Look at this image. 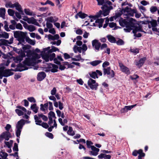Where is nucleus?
Listing matches in <instances>:
<instances>
[{
	"instance_id": "f257e3e1",
	"label": "nucleus",
	"mask_w": 159,
	"mask_h": 159,
	"mask_svg": "<svg viewBox=\"0 0 159 159\" xmlns=\"http://www.w3.org/2000/svg\"><path fill=\"white\" fill-rule=\"evenodd\" d=\"M26 56L27 57L25 58V60L22 63L20 64L21 70H19V71L27 70L29 68L28 66H33L35 63L40 62L41 61L40 60L36 61L40 57V55L36 53H30L28 52L27 53Z\"/></svg>"
},
{
	"instance_id": "f03ea898",
	"label": "nucleus",
	"mask_w": 159,
	"mask_h": 159,
	"mask_svg": "<svg viewBox=\"0 0 159 159\" xmlns=\"http://www.w3.org/2000/svg\"><path fill=\"white\" fill-rule=\"evenodd\" d=\"M56 51H59V49L53 46L51 47V49L50 47L43 48L41 53L42 58L46 62H48L49 60L52 61L55 57V54L54 53H51Z\"/></svg>"
},
{
	"instance_id": "7ed1b4c3",
	"label": "nucleus",
	"mask_w": 159,
	"mask_h": 159,
	"mask_svg": "<svg viewBox=\"0 0 159 159\" xmlns=\"http://www.w3.org/2000/svg\"><path fill=\"white\" fill-rule=\"evenodd\" d=\"M98 5H102V9L103 10L102 15L104 16H106L109 14L110 10L113 9L111 6V2L108 0H97Z\"/></svg>"
},
{
	"instance_id": "20e7f679",
	"label": "nucleus",
	"mask_w": 159,
	"mask_h": 159,
	"mask_svg": "<svg viewBox=\"0 0 159 159\" xmlns=\"http://www.w3.org/2000/svg\"><path fill=\"white\" fill-rule=\"evenodd\" d=\"M102 11L100 10L96 15L94 16L90 15L89 16V17L90 19L91 22H93L95 20V22L93 23L92 25H90L95 27H98L99 28L102 27L104 19L102 18L97 19L98 18L102 17Z\"/></svg>"
},
{
	"instance_id": "39448f33",
	"label": "nucleus",
	"mask_w": 159,
	"mask_h": 159,
	"mask_svg": "<svg viewBox=\"0 0 159 159\" xmlns=\"http://www.w3.org/2000/svg\"><path fill=\"white\" fill-rule=\"evenodd\" d=\"M13 32L15 38L17 39L19 41L18 43V45L22 43H25V35L24 33L20 31H14Z\"/></svg>"
},
{
	"instance_id": "423d86ee",
	"label": "nucleus",
	"mask_w": 159,
	"mask_h": 159,
	"mask_svg": "<svg viewBox=\"0 0 159 159\" xmlns=\"http://www.w3.org/2000/svg\"><path fill=\"white\" fill-rule=\"evenodd\" d=\"M24 124V120L23 119H21L18 121L16 124L15 129L16 134V137L18 138H20L21 132Z\"/></svg>"
},
{
	"instance_id": "0eeeda50",
	"label": "nucleus",
	"mask_w": 159,
	"mask_h": 159,
	"mask_svg": "<svg viewBox=\"0 0 159 159\" xmlns=\"http://www.w3.org/2000/svg\"><path fill=\"white\" fill-rule=\"evenodd\" d=\"M125 13L127 15L128 17L133 16L134 14L135 13V17L137 18H139L141 16V14L137 13V11L136 9H132L130 7H127L125 10Z\"/></svg>"
},
{
	"instance_id": "6e6552de",
	"label": "nucleus",
	"mask_w": 159,
	"mask_h": 159,
	"mask_svg": "<svg viewBox=\"0 0 159 159\" xmlns=\"http://www.w3.org/2000/svg\"><path fill=\"white\" fill-rule=\"evenodd\" d=\"M13 74V73L11 71V70H5L3 67H0V79H2L3 77H7Z\"/></svg>"
},
{
	"instance_id": "1a4fd4ad",
	"label": "nucleus",
	"mask_w": 159,
	"mask_h": 159,
	"mask_svg": "<svg viewBox=\"0 0 159 159\" xmlns=\"http://www.w3.org/2000/svg\"><path fill=\"white\" fill-rule=\"evenodd\" d=\"M5 7L7 8H14L16 7V9L18 11H22L21 5L17 2L12 4L11 2H8L6 3Z\"/></svg>"
},
{
	"instance_id": "9d476101",
	"label": "nucleus",
	"mask_w": 159,
	"mask_h": 159,
	"mask_svg": "<svg viewBox=\"0 0 159 159\" xmlns=\"http://www.w3.org/2000/svg\"><path fill=\"white\" fill-rule=\"evenodd\" d=\"M88 84L90 88L93 90H97L98 86V84L96 81L92 79H89L88 81Z\"/></svg>"
},
{
	"instance_id": "9b49d317",
	"label": "nucleus",
	"mask_w": 159,
	"mask_h": 159,
	"mask_svg": "<svg viewBox=\"0 0 159 159\" xmlns=\"http://www.w3.org/2000/svg\"><path fill=\"white\" fill-rule=\"evenodd\" d=\"M103 74L104 75H108L109 78H113L115 75L114 71L111 70L110 67H107L106 68L103 69Z\"/></svg>"
},
{
	"instance_id": "f8f14e48",
	"label": "nucleus",
	"mask_w": 159,
	"mask_h": 159,
	"mask_svg": "<svg viewBox=\"0 0 159 159\" xmlns=\"http://www.w3.org/2000/svg\"><path fill=\"white\" fill-rule=\"evenodd\" d=\"M11 137L10 133L8 131L2 133L0 135V142L2 141L3 139L6 140H8Z\"/></svg>"
},
{
	"instance_id": "ddd939ff",
	"label": "nucleus",
	"mask_w": 159,
	"mask_h": 159,
	"mask_svg": "<svg viewBox=\"0 0 159 159\" xmlns=\"http://www.w3.org/2000/svg\"><path fill=\"white\" fill-rule=\"evenodd\" d=\"M138 32H143L145 33V32L143 31L140 26L136 27L135 28L134 30H133V32L134 34V36L136 37H140L141 36V34L140 33L137 34Z\"/></svg>"
},
{
	"instance_id": "4468645a",
	"label": "nucleus",
	"mask_w": 159,
	"mask_h": 159,
	"mask_svg": "<svg viewBox=\"0 0 159 159\" xmlns=\"http://www.w3.org/2000/svg\"><path fill=\"white\" fill-rule=\"evenodd\" d=\"M25 57V53H23L21 55H19L15 57L12 56L11 58L15 62L19 63L20 62L23 60V58Z\"/></svg>"
},
{
	"instance_id": "2eb2a0df",
	"label": "nucleus",
	"mask_w": 159,
	"mask_h": 159,
	"mask_svg": "<svg viewBox=\"0 0 159 159\" xmlns=\"http://www.w3.org/2000/svg\"><path fill=\"white\" fill-rule=\"evenodd\" d=\"M119 64L120 70L123 72L128 75L130 74V71L127 67L124 66L120 62L119 63Z\"/></svg>"
},
{
	"instance_id": "dca6fc26",
	"label": "nucleus",
	"mask_w": 159,
	"mask_h": 159,
	"mask_svg": "<svg viewBox=\"0 0 159 159\" xmlns=\"http://www.w3.org/2000/svg\"><path fill=\"white\" fill-rule=\"evenodd\" d=\"M23 20L27 21L29 24H32L37 26H39V24L37 21L33 17L28 18L27 17H24Z\"/></svg>"
},
{
	"instance_id": "f3484780",
	"label": "nucleus",
	"mask_w": 159,
	"mask_h": 159,
	"mask_svg": "<svg viewBox=\"0 0 159 159\" xmlns=\"http://www.w3.org/2000/svg\"><path fill=\"white\" fill-rule=\"evenodd\" d=\"M92 46L94 48L96 51H98L101 47V43L97 39H94L92 41Z\"/></svg>"
},
{
	"instance_id": "a211bd4d",
	"label": "nucleus",
	"mask_w": 159,
	"mask_h": 159,
	"mask_svg": "<svg viewBox=\"0 0 159 159\" xmlns=\"http://www.w3.org/2000/svg\"><path fill=\"white\" fill-rule=\"evenodd\" d=\"M119 24L122 27H126L129 26V24L132 23L131 22H128L126 19H123V18H120L119 21Z\"/></svg>"
},
{
	"instance_id": "6ab92c4d",
	"label": "nucleus",
	"mask_w": 159,
	"mask_h": 159,
	"mask_svg": "<svg viewBox=\"0 0 159 159\" xmlns=\"http://www.w3.org/2000/svg\"><path fill=\"white\" fill-rule=\"evenodd\" d=\"M47 68L52 72H56L57 71L58 66L56 65L52 64H47Z\"/></svg>"
},
{
	"instance_id": "aec40b11",
	"label": "nucleus",
	"mask_w": 159,
	"mask_h": 159,
	"mask_svg": "<svg viewBox=\"0 0 159 159\" xmlns=\"http://www.w3.org/2000/svg\"><path fill=\"white\" fill-rule=\"evenodd\" d=\"M92 151L89 152V154L91 155L96 156L98 154V152L99 151V149L96 148L94 146L91 147Z\"/></svg>"
},
{
	"instance_id": "412c9836",
	"label": "nucleus",
	"mask_w": 159,
	"mask_h": 159,
	"mask_svg": "<svg viewBox=\"0 0 159 159\" xmlns=\"http://www.w3.org/2000/svg\"><path fill=\"white\" fill-rule=\"evenodd\" d=\"M127 7V6H126L125 8L122 9V10H119L117 12H116L115 16L116 17V18L120 16H121L122 14H123L124 16H126L127 17H128V16H127V14H126L125 12V10L126 8ZM125 18H126V17H124Z\"/></svg>"
},
{
	"instance_id": "4be33fe9",
	"label": "nucleus",
	"mask_w": 159,
	"mask_h": 159,
	"mask_svg": "<svg viewBox=\"0 0 159 159\" xmlns=\"http://www.w3.org/2000/svg\"><path fill=\"white\" fill-rule=\"evenodd\" d=\"M14 38L12 37L10 38L9 40L3 39L2 41V43L4 45L8 46L13 43Z\"/></svg>"
},
{
	"instance_id": "5701e85b",
	"label": "nucleus",
	"mask_w": 159,
	"mask_h": 159,
	"mask_svg": "<svg viewBox=\"0 0 159 159\" xmlns=\"http://www.w3.org/2000/svg\"><path fill=\"white\" fill-rule=\"evenodd\" d=\"M46 76L45 73L43 72H39L37 77V79L39 81H41L43 80Z\"/></svg>"
},
{
	"instance_id": "b1692460",
	"label": "nucleus",
	"mask_w": 159,
	"mask_h": 159,
	"mask_svg": "<svg viewBox=\"0 0 159 159\" xmlns=\"http://www.w3.org/2000/svg\"><path fill=\"white\" fill-rule=\"evenodd\" d=\"M24 27L30 32H33L36 30L35 27L33 25H28L26 23L24 25Z\"/></svg>"
},
{
	"instance_id": "393cba45",
	"label": "nucleus",
	"mask_w": 159,
	"mask_h": 159,
	"mask_svg": "<svg viewBox=\"0 0 159 159\" xmlns=\"http://www.w3.org/2000/svg\"><path fill=\"white\" fill-rule=\"evenodd\" d=\"M146 60V58L143 57L141 58L138 61L135 62V64L138 67L140 68L143 65Z\"/></svg>"
},
{
	"instance_id": "a878e982",
	"label": "nucleus",
	"mask_w": 159,
	"mask_h": 159,
	"mask_svg": "<svg viewBox=\"0 0 159 159\" xmlns=\"http://www.w3.org/2000/svg\"><path fill=\"white\" fill-rule=\"evenodd\" d=\"M48 39L49 40H57L59 38V35L57 34H55L54 36L49 34L48 35Z\"/></svg>"
},
{
	"instance_id": "bb28decb",
	"label": "nucleus",
	"mask_w": 159,
	"mask_h": 159,
	"mask_svg": "<svg viewBox=\"0 0 159 159\" xmlns=\"http://www.w3.org/2000/svg\"><path fill=\"white\" fill-rule=\"evenodd\" d=\"M30 109L35 113H37L39 109L36 104L34 103L32 104L30 107Z\"/></svg>"
},
{
	"instance_id": "cd10ccee",
	"label": "nucleus",
	"mask_w": 159,
	"mask_h": 159,
	"mask_svg": "<svg viewBox=\"0 0 159 159\" xmlns=\"http://www.w3.org/2000/svg\"><path fill=\"white\" fill-rule=\"evenodd\" d=\"M8 156V154L3 151H1L0 152V156L1 157L0 158V159H7V157Z\"/></svg>"
},
{
	"instance_id": "c85d7f7f",
	"label": "nucleus",
	"mask_w": 159,
	"mask_h": 159,
	"mask_svg": "<svg viewBox=\"0 0 159 159\" xmlns=\"http://www.w3.org/2000/svg\"><path fill=\"white\" fill-rule=\"evenodd\" d=\"M58 20V19L55 17H53L52 16H50L48 17L46 19V20L48 22H54L56 21H57Z\"/></svg>"
},
{
	"instance_id": "c756f323",
	"label": "nucleus",
	"mask_w": 159,
	"mask_h": 159,
	"mask_svg": "<svg viewBox=\"0 0 159 159\" xmlns=\"http://www.w3.org/2000/svg\"><path fill=\"white\" fill-rule=\"evenodd\" d=\"M73 50L75 53H76L78 52L79 53H81L82 52V48L81 47H77V46L75 45L73 48Z\"/></svg>"
},
{
	"instance_id": "7c9ffc66",
	"label": "nucleus",
	"mask_w": 159,
	"mask_h": 159,
	"mask_svg": "<svg viewBox=\"0 0 159 159\" xmlns=\"http://www.w3.org/2000/svg\"><path fill=\"white\" fill-rule=\"evenodd\" d=\"M40 109L43 111H45L46 109H47L48 106V103L47 102L44 105L41 104Z\"/></svg>"
},
{
	"instance_id": "2f4dec72",
	"label": "nucleus",
	"mask_w": 159,
	"mask_h": 159,
	"mask_svg": "<svg viewBox=\"0 0 159 159\" xmlns=\"http://www.w3.org/2000/svg\"><path fill=\"white\" fill-rule=\"evenodd\" d=\"M116 24L114 22H110L109 23V26L111 28H113V30H116L120 28L119 27L116 26Z\"/></svg>"
},
{
	"instance_id": "473e14b6",
	"label": "nucleus",
	"mask_w": 159,
	"mask_h": 159,
	"mask_svg": "<svg viewBox=\"0 0 159 159\" xmlns=\"http://www.w3.org/2000/svg\"><path fill=\"white\" fill-rule=\"evenodd\" d=\"M34 119L35 120L36 124L37 125H41V123L42 122V121L40 119V118H39L37 115H35L34 116Z\"/></svg>"
},
{
	"instance_id": "72a5a7b5",
	"label": "nucleus",
	"mask_w": 159,
	"mask_h": 159,
	"mask_svg": "<svg viewBox=\"0 0 159 159\" xmlns=\"http://www.w3.org/2000/svg\"><path fill=\"white\" fill-rule=\"evenodd\" d=\"M126 28L124 29V31L126 32H129L132 30V28L133 27L132 23L129 24V26L125 27Z\"/></svg>"
},
{
	"instance_id": "f704fd0d",
	"label": "nucleus",
	"mask_w": 159,
	"mask_h": 159,
	"mask_svg": "<svg viewBox=\"0 0 159 159\" xmlns=\"http://www.w3.org/2000/svg\"><path fill=\"white\" fill-rule=\"evenodd\" d=\"M75 58L71 57L72 60L75 61H79L81 60L84 61V60L82 59L80 54L75 56Z\"/></svg>"
},
{
	"instance_id": "c9c22d12",
	"label": "nucleus",
	"mask_w": 159,
	"mask_h": 159,
	"mask_svg": "<svg viewBox=\"0 0 159 159\" xmlns=\"http://www.w3.org/2000/svg\"><path fill=\"white\" fill-rule=\"evenodd\" d=\"M5 8L0 9V17L3 19L5 18Z\"/></svg>"
},
{
	"instance_id": "e433bc0d",
	"label": "nucleus",
	"mask_w": 159,
	"mask_h": 159,
	"mask_svg": "<svg viewBox=\"0 0 159 159\" xmlns=\"http://www.w3.org/2000/svg\"><path fill=\"white\" fill-rule=\"evenodd\" d=\"M102 61L101 60H95L90 62V64L91 65L93 66H95L102 62Z\"/></svg>"
},
{
	"instance_id": "4c0bfd02",
	"label": "nucleus",
	"mask_w": 159,
	"mask_h": 159,
	"mask_svg": "<svg viewBox=\"0 0 159 159\" xmlns=\"http://www.w3.org/2000/svg\"><path fill=\"white\" fill-rule=\"evenodd\" d=\"M57 125L56 123L55 120L53 119V126H50V127L48 129V130L49 131L51 132L52 131V129L54 128V127L56 128H57Z\"/></svg>"
},
{
	"instance_id": "58836bf2",
	"label": "nucleus",
	"mask_w": 159,
	"mask_h": 159,
	"mask_svg": "<svg viewBox=\"0 0 159 159\" xmlns=\"http://www.w3.org/2000/svg\"><path fill=\"white\" fill-rule=\"evenodd\" d=\"M26 40L29 43L32 45H34L35 43V41L34 40L31 39L29 38H26Z\"/></svg>"
},
{
	"instance_id": "ea45409f",
	"label": "nucleus",
	"mask_w": 159,
	"mask_h": 159,
	"mask_svg": "<svg viewBox=\"0 0 159 159\" xmlns=\"http://www.w3.org/2000/svg\"><path fill=\"white\" fill-rule=\"evenodd\" d=\"M107 38L108 41L111 43H115L116 42V39L115 38L111 35H108Z\"/></svg>"
},
{
	"instance_id": "a19ab883",
	"label": "nucleus",
	"mask_w": 159,
	"mask_h": 159,
	"mask_svg": "<svg viewBox=\"0 0 159 159\" xmlns=\"http://www.w3.org/2000/svg\"><path fill=\"white\" fill-rule=\"evenodd\" d=\"M67 134L71 136H73L75 135V133L73 130L72 128L71 127H69L68 130L67 131Z\"/></svg>"
},
{
	"instance_id": "79ce46f5",
	"label": "nucleus",
	"mask_w": 159,
	"mask_h": 159,
	"mask_svg": "<svg viewBox=\"0 0 159 159\" xmlns=\"http://www.w3.org/2000/svg\"><path fill=\"white\" fill-rule=\"evenodd\" d=\"M136 104H135L133 105H131L130 106H125L124 108V110L126 111H127L128 110H131L134 107L136 106Z\"/></svg>"
},
{
	"instance_id": "37998d69",
	"label": "nucleus",
	"mask_w": 159,
	"mask_h": 159,
	"mask_svg": "<svg viewBox=\"0 0 159 159\" xmlns=\"http://www.w3.org/2000/svg\"><path fill=\"white\" fill-rule=\"evenodd\" d=\"M13 50L19 54V55H21L23 53H25L24 52H23L21 49H17L16 48H13Z\"/></svg>"
},
{
	"instance_id": "c03bdc74",
	"label": "nucleus",
	"mask_w": 159,
	"mask_h": 159,
	"mask_svg": "<svg viewBox=\"0 0 159 159\" xmlns=\"http://www.w3.org/2000/svg\"><path fill=\"white\" fill-rule=\"evenodd\" d=\"M1 38H4L5 39H8L9 38V34L6 32H3L1 34Z\"/></svg>"
},
{
	"instance_id": "a18cd8bd",
	"label": "nucleus",
	"mask_w": 159,
	"mask_h": 159,
	"mask_svg": "<svg viewBox=\"0 0 159 159\" xmlns=\"http://www.w3.org/2000/svg\"><path fill=\"white\" fill-rule=\"evenodd\" d=\"M13 143V141L12 140H10L8 142H5V143L6 145L8 147V148H10Z\"/></svg>"
},
{
	"instance_id": "49530a36",
	"label": "nucleus",
	"mask_w": 159,
	"mask_h": 159,
	"mask_svg": "<svg viewBox=\"0 0 159 159\" xmlns=\"http://www.w3.org/2000/svg\"><path fill=\"white\" fill-rule=\"evenodd\" d=\"M49 117L52 119L54 118V120L56 118L54 113L52 111H50L48 114V118Z\"/></svg>"
},
{
	"instance_id": "de8ad7c7",
	"label": "nucleus",
	"mask_w": 159,
	"mask_h": 159,
	"mask_svg": "<svg viewBox=\"0 0 159 159\" xmlns=\"http://www.w3.org/2000/svg\"><path fill=\"white\" fill-rule=\"evenodd\" d=\"M142 152V150L141 149L139 150L138 151L135 150L133 152L132 155L134 156H136L138 154H139V153L141 152Z\"/></svg>"
},
{
	"instance_id": "09e8293b",
	"label": "nucleus",
	"mask_w": 159,
	"mask_h": 159,
	"mask_svg": "<svg viewBox=\"0 0 159 159\" xmlns=\"http://www.w3.org/2000/svg\"><path fill=\"white\" fill-rule=\"evenodd\" d=\"M79 16L81 18H84L86 17L87 15L81 12H80L78 13Z\"/></svg>"
},
{
	"instance_id": "8fccbe9b",
	"label": "nucleus",
	"mask_w": 159,
	"mask_h": 159,
	"mask_svg": "<svg viewBox=\"0 0 159 159\" xmlns=\"http://www.w3.org/2000/svg\"><path fill=\"white\" fill-rule=\"evenodd\" d=\"M139 8L141 13H143L146 11V8L143 6H139Z\"/></svg>"
},
{
	"instance_id": "3c124183",
	"label": "nucleus",
	"mask_w": 159,
	"mask_h": 159,
	"mask_svg": "<svg viewBox=\"0 0 159 159\" xmlns=\"http://www.w3.org/2000/svg\"><path fill=\"white\" fill-rule=\"evenodd\" d=\"M150 23L152 27H156L157 25V22L156 20H152L150 22Z\"/></svg>"
},
{
	"instance_id": "603ef678",
	"label": "nucleus",
	"mask_w": 159,
	"mask_h": 159,
	"mask_svg": "<svg viewBox=\"0 0 159 159\" xmlns=\"http://www.w3.org/2000/svg\"><path fill=\"white\" fill-rule=\"evenodd\" d=\"M15 111L18 115L19 116H21L23 115V112L22 111L20 110L19 109H16L15 110Z\"/></svg>"
},
{
	"instance_id": "864d4df0",
	"label": "nucleus",
	"mask_w": 159,
	"mask_h": 159,
	"mask_svg": "<svg viewBox=\"0 0 159 159\" xmlns=\"http://www.w3.org/2000/svg\"><path fill=\"white\" fill-rule=\"evenodd\" d=\"M90 76L93 79L98 78L97 73L95 72H93L90 74Z\"/></svg>"
},
{
	"instance_id": "5fc2aeb1",
	"label": "nucleus",
	"mask_w": 159,
	"mask_h": 159,
	"mask_svg": "<svg viewBox=\"0 0 159 159\" xmlns=\"http://www.w3.org/2000/svg\"><path fill=\"white\" fill-rule=\"evenodd\" d=\"M27 100L30 102L35 103L36 101L33 97H30L27 98Z\"/></svg>"
},
{
	"instance_id": "6e6d98bb",
	"label": "nucleus",
	"mask_w": 159,
	"mask_h": 159,
	"mask_svg": "<svg viewBox=\"0 0 159 159\" xmlns=\"http://www.w3.org/2000/svg\"><path fill=\"white\" fill-rule=\"evenodd\" d=\"M24 11L25 13L28 15L31 16L32 15V12L30 11V10L28 9H25Z\"/></svg>"
},
{
	"instance_id": "4d7b16f0",
	"label": "nucleus",
	"mask_w": 159,
	"mask_h": 159,
	"mask_svg": "<svg viewBox=\"0 0 159 159\" xmlns=\"http://www.w3.org/2000/svg\"><path fill=\"white\" fill-rule=\"evenodd\" d=\"M8 14L11 16H13L14 14V11L11 9H9L8 10Z\"/></svg>"
},
{
	"instance_id": "13d9d810",
	"label": "nucleus",
	"mask_w": 159,
	"mask_h": 159,
	"mask_svg": "<svg viewBox=\"0 0 159 159\" xmlns=\"http://www.w3.org/2000/svg\"><path fill=\"white\" fill-rule=\"evenodd\" d=\"M110 65V63L109 62L107 61H106L103 62L102 64V66L103 69L106 68V67L109 66Z\"/></svg>"
},
{
	"instance_id": "bf43d9fd",
	"label": "nucleus",
	"mask_w": 159,
	"mask_h": 159,
	"mask_svg": "<svg viewBox=\"0 0 159 159\" xmlns=\"http://www.w3.org/2000/svg\"><path fill=\"white\" fill-rule=\"evenodd\" d=\"M45 134L46 136L51 139H52L53 138L52 134L51 133L46 132Z\"/></svg>"
},
{
	"instance_id": "052dcab7",
	"label": "nucleus",
	"mask_w": 159,
	"mask_h": 159,
	"mask_svg": "<svg viewBox=\"0 0 159 159\" xmlns=\"http://www.w3.org/2000/svg\"><path fill=\"white\" fill-rule=\"evenodd\" d=\"M4 23H5V25L4 26V28L5 29V30L7 31H10V30L9 29V28L8 27V25L7 24V23L6 21H4Z\"/></svg>"
},
{
	"instance_id": "680f3d73",
	"label": "nucleus",
	"mask_w": 159,
	"mask_h": 159,
	"mask_svg": "<svg viewBox=\"0 0 159 159\" xmlns=\"http://www.w3.org/2000/svg\"><path fill=\"white\" fill-rule=\"evenodd\" d=\"M16 28L18 29L22 30L23 29V27L21 24L20 23H18L16 25Z\"/></svg>"
},
{
	"instance_id": "e2e57ef3",
	"label": "nucleus",
	"mask_w": 159,
	"mask_h": 159,
	"mask_svg": "<svg viewBox=\"0 0 159 159\" xmlns=\"http://www.w3.org/2000/svg\"><path fill=\"white\" fill-rule=\"evenodd\" d=\"M132 80H136L139 77V76L137 75L134 74L133 75H131L129 77Z\"/></svg>"
},
{
	"instance_id": "0e129e2a",
	"label": "nucleus",
	"mask_w": 159,
	"mask_h": 159,
	"mask_svg": "<svg viewBox=\"0 0 159 159\" xmlns=\"http://www.w3.org/2000/svg\"><path fill=\"white\" fill-rule=\"evenodd\" d=\"M86 144L88 148H91V147L93 145H91L93 144V143L90 141L87 140L86 141Z\"/></svg>"
},
{
	"instance_id": "69168bd1",
	"label": "nucleus",
	"mask_w": 159,
	"mask_h": 159,
	"mask_svg": "<svg viewBox=\"0 0 159 159\" xmlns=\"http://www.w3.org/2000/svg\"><path fill=\"white\" fill-rule=\"evenodd\" d=\"M13 150L14 151L18 152V145L16 143H14V146L13 148Z\"/></svg>"
},
{
	"instance_id": "338daca9",
	"label": "nucleus",
	"mask_w": 159,
	"mask_h": 159,
	"mask_svg": "<svg viewBox=\"0 0 159 159\" xmlns=\"http://www.w3.org/2000/svg\"><path fill=\"white\" fill-rule=\"evenodd\" d=\"M157 10V8L156 7H152L150 9V11L152 13L154 12Z\"/></svg>"
},
{
	"instance_id": "774afa93",
	"label": "nucleus",
	"mask_w": 159,
	"mask_h": 159,
	"mask_svg": "<svg viewBox=\"0 0 159 159\" xmlns=\"http://www.w3.org/2000/svg\"><path fill=\"white\" fill-rule=\"evenodd\" d=\"M130 51L135 54H136L138 53H139V49H131L130 50Z\"/></svg>"
}]
</instances>
